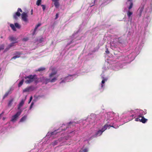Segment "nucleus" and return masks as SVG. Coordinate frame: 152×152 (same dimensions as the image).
I'll return each instance as SVG.
<instances>
[{
    "label": "nucleus",
    "instance_id": "1",
    "mask_svg": "<svg viewBox=\"0 0 152 152\" xmlns=\"http://www.w3.org/2000/svg\"><path fill=\"white\" fill-rule=\"evenodd\" d=\"M134 53H129V52L126 53H120L118 54H115L116 59L119 61H123L124 63H130L134 58V56H133Z\"/></svg>",
    "mask_w": 152,
    "mask_h": 152
},
{
    "label": "nucleus",
    "instance_id": "2",
    "mask_svg": "<svg viewBox=\"0 0 152 152\" xmlns=\"http://www.w3.org/2000/svg\"><path fill=\"white\" fill-rule=\"evenodd\" d=\"M107 116L108 119L107 120V122L106 124L112 125L113 123V125H114L113 121H116L117 118H119L118 115L117 114H116L113 112H110L107 114Z\"/></svg>",
    "mask_w": 152,
    "mask_h": 152
},
{
    "label": "nucleus",
    "instance_id": "3",
    "mask_svg": "<svg viewBox=\"0 0 152 152\" xmlns=\"http://www.w3.org/2000/svg\"><path fill=\"white\" fill-rule=\"evenodd\" d=\"M110 127H113L115 129H117L118 127V125H108V124H105L101 130H98L95 134V135L93 136V137H96L99 136L101 135L102 133L107 128L109 129Z\"/></svg>",
    "mask_w": 152,
    "mask_h": 152
},
{
    "label": "nucleus",
    "instance_id": "4",
    "mask_svg": "<svg viewBox=\"0 0 152 152\" xmlns=\"http://www.w3.org/2000/svg\"><path fill=\"white\" fill-rule=\"evenodd\" d=\"M134 111V110H132L123 114V117L124 118H127V121L132 120L134 118V116L135 115Z\"/></svg>",
    "mask_w": 152,
    "mask_h": 152
},
{
    "label": "nucleus",
    "instance_id": "5",
    "mask_svg": "<svg viewBox=\"0 0 152 152\" xmlns=\"http://www.w3.org/2000/svg\"><path fill=\"white\" fill-rule=\"evenodd\" d=\"M96 118V115L94 114H91L90 115L88 116L87 119L83 121V123H86L88 124V123L89 124L93 123L95 121Z\"/></svg>",
    "mask_w": 152,
    "mask_h": 152
},
{
    "label": "nucleus",
    "instance_id": "6",
    "mask_svg": "<svg viewBox=\"0 0 152 152\" xmlns=\"http://www.w3.org/2000/svg\"><path fill=\"white\" fill-rule=\"evenodd\" d=\"M96 118V115L94 114H91L90 115L88 116L87 119L83 121V123H86L88 124V123L89 124L93 123L95 121Z\"/></svg>",
    "mask_w": 152,
    "mask_h": 152
},
{
    "label": "nucleus",
    "instance_id": "7",
    "mask_svg": "<svg viewBox=\"0 0 152 152\" xmlns=\"http://www.w3.org/2000/svg\"><path fill=\"white\" fill-rule=\"evenodd\" d=\"M36 75H30L28 76H25L24 78L26 79L25 82L26 83H30L33 82L35 78Z\"/></svg>",
    "mask_w": 152,
    "mask_h": 152
},
{
    "label": "nucleus",
    "instance_id": "8",
    "mask_svg": "<svg viewBox=\"0 0 152 152\" xmlns=\"http://www.w3.org/2000/svg\"><path fill=\"white\" fill-rule=\"evenodd\" d=\"M134 113L136 116L137 115L140 117H142L145 115L146 113V111H144L142 110L137 109L134 110Z\"/></svg>",
    "mask_w": 152,
    "mask_h": 152
},
{
    "label": "nucleus",
    "instance_id": "9",
    "mask_svg": "<svg viewBox=\"0 0 152 152\" xmlns=\"http://www.w3.org/2000/svg\"><path fill=\"white\" fill-rule=\"evenodd\" d=\"M75 75H69L67 77H65L63 80L60 82V84H61L63 83H65L66 82H68L72 81L73 80V77L75 76Z\"/></svg>",
    "mask_w": 152,
    "mask_h": 152
},
{
    "label": "nucleus",
    "instance_id": "10",
    "mask_svg": "<svg viewBox=\"0 0 152 152\" xmlns=\"http://www.w3.org/2000/svg\"><path fill=\"white\" fill-rule=\"evenodd\" d=\"M22 111H18L16 113L12 116L11 121L12 122H15L16 120L18 117L20 115Z\"/></svg>",
    "mask_w": 152,
    "mask_h": 152
},
{
    "label": "nucleus",
    "instance_id": "11",
    "mask_svg": "<svg viewBox=\"0 0 152 152\" xmlns=\"http://www.w3.org/2000/svg\"><path fill=\"white\" fill-rule=\"evenodd\" d=\"M57 77L58 76L54 77L53 78L51 79V80L50 79H48L45 77L44 80L45 84H47L48 83L50 82L52 83L55 82L57 80Z\"/></svg>",
    "mask_w": 152,
    "mask_h": 152
},
{
    "label": "nucleus",
    "instance_id": "12",
    "mask_svg": "<svg viewBox=\"0 0 152 152\" xmlns=\"http://www.w3.org/2000/svg\"><path fill=\"white\" fill-rule=\"evenodd\" d=\"M10 26L14 31H16V29L15 28L18 29H20L21 26L18 23H15V25L13 24H11L10 25Z\"/></svg>",
    "mask_w": 152,
    "mask_h": 152
},
{
    "label": "nucleus",
    "instance_id": "13",
    "mask_svg": "<svg viewBox=\"0 0 152 152\" xmlns=\"http://www.w3.org/2000/svg\"><path fill=\"white\" fill-rule=\"evenodd\" d=\"M59 129H57V130H55L54 132H48L47 134L46 137H47L48 138L49 137H49H53L54 136H53L54 135H55L57 133H58L59 132H57V131H58Z\"/></svg>",
    "mask_w": 152,
    "mask_h": 152
},
{
    "label": "nucleus",
    "instance_id": "14",
    "mask_svg": "<svg viewBox=\"0 0 152 152\" xmlns=\"http://www.w3.org/2000/svg\"><path fill=\"white\" fill-rule=\"evenodd\" d=\"M26 96L25 99H22V100H21L20 103L18 104V111H20V110L22 111L21 110V108L23 105L24 102H25V101L26 99Z\"/></svg>",
    "mask_w": 152,
    "mask_h": 152
},
{
    "label": "nucleus",
    "instance_id": "15",
    "mask_svg": "<svg viewBox=\"0 0 152 152\" xmlns=\"http://www.w3.org/2000/svg\"><path fill=\"white\" fill-rule=\"evenodd\" d=\"M22 11L20 8H18L17 12L14 14L13 15V18L15 19H17V16L19 17L20 16L21 14L20 12H22Z\"/></svg>",
    "mask_w": 152,
    "mask_h": 152
},
{
    "label": "nucleus",
    "instance_id": "16",
    "mask_svg": "<svg viewBox=\"0 0 152 152\" xmlns=\"http://www.w3.org/2000/svg\"><path fill=\"white\" fill-rule=\"evenodd\" d=\"M28 15L25 12H23L21 14L22 19L25 22H27L28 21Z\"/></svg>",
    "mask_w": 152,
    "mask_h": 152
},
{
    "label": "nucleus",
    "instance_id": "17",
    "mask_svg": "<svg viewBox=\"0 0 152 152\" xmlns=\"http://www.w3.org/2000/svg\"><path fill=\"white\" fill-rule=\"evenodd\" d=\"M52 71V72L49 75V77L50 78L53 77L54 75H56L57 73V71L54 68L52 67L50 69Z\"/></svg>",
    "mask_w": 152,
    "mask_h": 152
},
{
    "label": "nucleus",
    "instance_id": "18",
    "mask_svg": "<svg viewBox=\"0 0 152 152\" xmlns=\"http://www.w3.org/2000/svg\"><path fill=\"white\" fill-rule=\"evenodd\" d=\"M34 87L31 86L28 87L26 88L23 90V92H29L32 91L34 90Z\"/></svg>",
    "mask_w": 152,
    "mask_h": 152
},
{
    "label": "nucleus",
    "instance_id": "19",
    "mask_svg": "<svg viewBox=\"0 0 152 152\" xmlns=\"http://www.w3.org/2000/svg\"><path fill=\"white\" fill-rule=\"evenodd\" d=\"M17 43V42H14L10 44L5 49L4 51L6 52L7 51H8L14 45V44L15 43Z\"/></svg>",
    "mask_w": 152,
    "mask_h": 152
},
{
    "label": "nucleus",
    "instance_id": "20",
    "mask_svg": "<svg viewBox=\"0 0 152 152\" xmlns=\"http://www.w3.org/2000/svg\"><path fill=\"white\" fill-rule=\"evenodd\" d=\"M73 122L72 121H70L68 124L65 125L63 124L62 126L61 127V129L63 131H65L67 128V125L71 124H72Z\"/></svg>",
    "mask_w": 152,
    "mask_h": 152
},
{
    "label": "nucleus",
    "instance_id": "21",
    "mask_svg": "<svg viewBox=\"0 0 152 152\" xmlns=\"http://www.w3.org/2000/svg\"><path fill=\"white\" fill-rule=\"evenodd\" d=\"M41 25V23H39L35 26L34 32H33V35H34L35 34V33L38 28L39 27V26H40Z\"/></svg>",
    "mask_w": 152,
    "mask_h": 152
},
{
    "label": "nucleus",
    "instance_id": "22",
    "mask_svg": "<svg viewBox=\"0 0 152 152\" xmlns=\"http://www.w3.org/2000/svg\"><path fill=\"white\" fill-rule=\"evenodd\" d=\"M17 55L16 56H13L12 59H15L17 58H19L20 56V55H21V53H20L17 52L16 54Z\"/></svg>",
    "mask_w": 152,
    "mask_h": 152
},
{
    "label": "nucleus",
    "instance_id": "23",
    "mask_svg": "<svg viewBox=\"0 0 152 152\" xmlns=\"http://www.w3.org/2000/svg\"><path fill=\"white\" fill-rule=\"evenodd\" d=\"M101 76L102 78L103 79V80H102V84H103L104 83L105 81H107V79L106 78L104 77V75L103 74H101Z\"/></svg>",
    "mask_w": 152,
    "mask_h": 152
},
{
    "label": "nucleus",
    "instance_id": "24",
    "mask_svg": "<svg viewBox=\"0 0 152 152\" xmlns=\"http://www.w3.org/2000/svg\"><path fill=\"white\" fill-rule=\"evenodd\" d=\"M53 2H54V4L56 8H58L59 6V2L58 1H52Z\"/></svg>",
    "mask_w": 152,
    "mask_h": 152
},
{
    "label": "nucleus",
    "instance_id": "25",
    "mask_svg": "<svg viewBox=\"0 0 152 152\" xmlns=\"http://www.w3.org/2000/svg\"><path fill=\"white\" fill-rule=\"evenodd\" d=\"M27 118V116L25 115L23 116L20 120L19 122H23Z\"/></svg>",
    "mask_w": 152,
    "mask_h": 152
},
{
    "label": "nucleus",
    "instance_id": "26",
    "mask_svg": "<svg viewBox=\"0 0 152 152\" xmlns=\"http://www.w3.org/2000/svg\"><path fill=\"white\" fill-rule=\"evenodd\" d=\"M141 117L142 118L140 120V122H142L143 123H145L147 121V119L144 118L143 116Z\"/></svg>",
    "mask_w": 152,
    "mask_h": 152
},
{
    "label": "nucleus",
    "instance_id": "27",
    "mask_svg": "<svg viewBox=\"0 0 152 152\" xmlns=\"http://www.w3.org/2000/svg\"><path fill=\"white\" fill-rule=\"evenodd\" d=\"M110 45L111 47V48L112 49H113L114 48L116 47V44L114 43L113 42H110Z\"/></svg>",
    "mask_w": 152,
    "mask_h": 152
},
{
    "label": "nucleus",
    "instance_id": "28",
    "mask_svg": "<svg viewBox=\"0 0 152 152\" xmlns=\"http://www.w3.org/2000/svg\"><path fill=\"white\" fill-rule=\"evenodd\" d=\"M133 12H130L129 11L127 12V15L129 19L130 18L131 16L132 15Z\"/></svg>",
    "mask_w": 152,
    "mask_h": 152
},
{
    "label": "nucleus",
    "instance_id": "29",
    "mask_svg": "<svg viewBox=\"0 0 152 152\" xmlns=\"http://www.w3.org/2000/svg\"><path fill=\"white\" fill-rule=\"evenodd\" d=\"M45 69V67H40L37 70H36V71H39L41 72L42 71Z\"/></svg>",
    "mask_w": 152,
    "mask_h": 152
},
{
    "label": "nucleus",
    "instance_id": "30",
    "mask_svg": "<svg viewBox=\"0 0 152 152\" xmlns=\"http://www.w3.org/2000/svg\"><path fill=\"white\" fill-rule=\"evenodd\" d=\"M24 81V79H23L21 81L19 82L18 84V86L19 87L21 86L23 84Z\"/></svg>",
    "mask_w": 152,
    "mask_h": 152
},
{
    "label": "nucleus",
    "instance_id": "31",
    "mask_svg": "<svg viewBox=\"0 0 152 152\" xmlns=\"http://www.w3.org/2000/svg\"><path fill=\"white\" fill-rule=\"evenodd\" d=\"M143 9H144L143 7H140L138 10L139 12L142 13V12L143 10Z\"/></svg>",
    "mask_w": 152,
    "mask_h": 152
},
{
    "label": "nucleus",
    "instance_id": "32",
    "mask_svg": "<svg viewBox=\"0 0 152 152\" xmlns=\"http://www.w3.org/2000/svg\"><path fill=\"white\" fill-rule=\"evenodd\" d=\"M58 140H57L54 141L52 143V144L53 146H55L57 145V143L58 142Z\"/></svg>",
    "mask_w": 152,
    "mask_h": 152
},
{
    "label": "nucleus",
    "instance_id": "33",
    "mask_svg": "<svg viewBox=\"0 0 152 152\" xmlns=\"http://www.w3.org/2000/svg\"><path fill=\"white\" fill-rule=\"evenodd\" d=\"M13 101V99H11L10 101H9V102L8 103V106H10L12 105V102Z\"/></svg>",
    "mask_w": 152,
    "mask_h": 152
},
{
    "label": "nucleus",
    "instance_id": "34",
    "mask_svg": "<svg viewBox=\"0 0 152 152\" xmlns=\"http://www.w3.org/2000/svg\"><path fill=\"white\" fill-rule=\"evenodd\" d=\"M41 2V0H37L36 2V4L38 6H39L40 5Z\"/></svg>",
    "mask_w": 152,
    "mask_h": 152
},
{
    "label": "nucleus",
    "instance_id": "35",
    "mask_svg": "<svg viewBox=\"0 0 152 152\" xmlns=\"http://www.w3.org/2000/svg\"><path fill=\"white\" fill-rule=\"evenodd\" d=\"M133 4L132 2H131L130 5L129 7H128V9L129 10L131 9L133 7Z\"/></svg>",
    "mask_w": 152,
    "mask_h": 152
},
{
    "label": "nucleus",
    "instance_id": "36",
    "mask_svg": "<svg viewBox=\"0 0 152 152\" xmlns=\"http://www.w3.org/2000/svg\"><path fill=\"white\" fill-rule=\"evenodd\" d=\"M9 92H7L4 95L3 97V99L5 98L9 94Z\"/></svg>",
    "mask_w": 152,
    "mask_h": 152
},
{
    "label": "nucleus",
    "instance_id": "37",
    "mask_svg": "<svg viewBox=\"0 0 152 152\" xmlns=\"http://www.w3.org/2000/svg\"><path fill=\"white\" fill-rule=\"evenodd\" d=\"M4 48V46L3 45H2L0 46V50H3Z\"/></svg>",
    "mask_w": 152,
    "mask_h": 152
},
{
    "label": "nucleus",
    "instance_id": "38",
    "mask_svg": "<svg viewBox=\"0 0 152 152\" xmlns=\"http://www.w3.org/2000/svg\"><path fill=\"white\" fill-rule=\"evenodd\" d=\"M142 15V13L139 12V13L137 14V16L139 18H140L141 16Z\"/></svg>",
    "mask_w": 152,
    "mask_h": 152
},
{
    "label": "nucleus",
    "instance_id": "39",
    "mask_svg": "<svg viewBox=\"0 0 152 152\" xmlns=\"http://www.w3.org/2000/svg\"><path fill=\"white\" fill-rule=\"evenodd\" d=\"M88 149L87 148H85L83 150V152H88Z\"/></svg>",
    "mask_w": 152,
    "mask_h": 152
},
{
    "label": "nucleus",
    "instance_id": "40",
    "mask_svg": "<svg viewBox=\"0 0 152 152\" xmlns=\"http://www.w3.org/2000/svg\"><path fill=\"white\" fill-rule=\"evenodd\" d=\"M34 103L32 102L31 103V104L30 106V108H29V109L30 110L31 109V108L33 106V105H34Z\"/></svg>",
    "mask_w": 152,
    "mask_h": 152
},
{
    "label": "nucleus",
    "instance_id": "41",
    "mask_svg": "<svg viewBox=\"0 0 152 152\" xmlns=\"http://www.w3.org/2000/svg\"><path fill=\"white\" fill-rule=\"evenodd\" d=\"M41 6L42 7L43 11H44L45 9V6L44 5H42Z\"/></svg>",
    "mask_w": 152,
    "mask_h": 152
},
{
    "label": "nucleus",
    "instance_id": "42",
    "mask_svg": "<svg viewBox=\"0 0 152 152\" xmlns=\"http://www.w3.org/2000/svg\"><path fill=\"white\" fill-rule=\"evenodd\" d=\"M140 120L139 118H135V121H140Z\"/></svg>",
    "mask_w": 152,
    "mask_h": 152
},
{
    "label": "nucleus",
    "instance_id": "43",
    "mask_svg": "<svg viewBox=\"0 0 152 152\" xmlns=\"http://www.w3.org/2000/svg\"><path fill=\"white\" fill-rule=\"evenodd\" d=\"M32 96H31L30 97V98L29 101L28 102V103H29L31 102L32 100Z\"/></svg>",
    "mask_w": 152,
    "mask_h": 152
},
{
    "label": "nucleus",
    "instance_id": "44",
    "mask_svg": "<svg viewBox=\"0 0 152 152\" xmlns=\"http://www.w3.org/2000/svg\"><path fill=\"white\" fill-rule=\"evenodd\" d=\"M39 39V40H37L38 41H39V42L40 43H41V42H42V41H43V40L42 39Z\"/></svg>",
    "mask_w": 152,
    "mask_h": 152
},
{
    "label": "nucleus",
    "instance_id": "45",
    "mask_svg": "<svg viewBox=\"0 0 152 152\" xmlns=\"http://www.w3.org/2000/svg\"><path fill=\"white\" fill-rule=\"evenodd\" d=\"M105 52L106 53H107V54H109V53L110 52L108 51V48H107V49L106 50Z\"/></svg>",
    "mask_w": 152,
    "mask_h": 152
},
{
    "label": "nucleus",
    "instance_id": "46",
    "mask_svg": "<svg viewBox=\"0 0 152 152\" xmlns=\"http://www.w3.org/2000/svg\"><path fill=\"white\" fill-rule=\"evenodd\" d=\"M118 118H117V119H118ZM118 121V120H117H117H116V121H113V122H114V125H118V127H119V126H118V125H117V124H115V122H117V121ZM118 128V127L117 128Z\"/></svg>",
    "mask_w": 152,
    "mask_h": 152
},
{
    "label": "nucleus",
    "instance_id": "47",
    "mask_svg": "<svg viewBox=\"0 0 152 152\" xmlns=\"http://www.w3.org/2000/svg\"><path fill=\"white\" fill-rule=\"evenodd\" d=\"M58 14H56V18H55V19H57L58 17Z\"/></svg>",
    "mask_w": 152,
    "mask_h": 152
},
{
    "label": "nucleus",
    "instance_id": "48",
    "mask_svg": "<svg viewBox=\"0 0 152 152\" xmlns=\"http://www.w3.org/2000/svg\"><path fill=\"white\" fill-rule=\"evenodd\" d=\"M28 39H25V38H24V39H23V41H27Z\"/></svg>",
    "mask_w": 152,
    "mask_h": 152
},
{
    "label": "nucleus",
    "instance_id": "49",
    "mask_svg": "<svg viewBox=\"0 0 152 152\" xmlns=\"http://www.w3.org/2000/svg\"><path fill=\"white\" fill-rule=\"evenodd\" d=\"M4 113V112H3L1 114H0V119L1 118V115L2 114H3Z\"/></svg>",
    "mask_w": 152,
    "mask_h": 152
},
{
    "label": "nucleus",
    "instance_id": "50",
    "mask_svg": "<svg viewBox=\"0 0 152 152\" xmlns=\"http://www.w3.org/2000/svg\"><path fill=\"white\" fill-rule=\"evenodd\" d=\"M33 13V10L32 9L31 10V14L32 15Z\"/></svg>",
    "mask_w": 152,
    "mask_h": 152
},
{
    "label": "nucleus",
    "instance_id": "51",
    "mask_svg": "<svg viewBox=\"0 0 152 152\" xmlns=\"http://www.w3.org/2000/svg\"><path fill=\"white\" fill-rule=\"evenodd\" d=\"M10 39V41H12L13 40H14V39H12V38H11V39Z\"/></svg>",
    "mask_w": 152,
    "mask_h": 152
},
{
    "label": "nucleus",
    "instance_id": "52",
    "mask_svg": "<svg viewBox=\"0 0 152 152\" xmlns=\"http://www.w3.org/2000/svg\"><path fill=\"white\" fill-rule=\"evenodd\" d=\"M72 40L71 41V42H70V43H68V45H69L70 44L72 43Z\"/></svg>",
    "mask_w": 152,
    "mask_h": 152
},
{
    "label": "nucleus",
    "instance_id": "53",
    "mask_svg": "<svg viewBox=\"0 0 152 152\" xmlns=\"http://www.w3.org/2000/svg\"><path fill=\"white\" fill-rule=\"evenodd\" d=\"M5 118H4V117H3V120H4L5 119Z\"/></svg>",
    "mask_w": 152,
    "mask_h": 152
},
{
    "label": "nucleus",
    "instance_id": "54",
    "mask_svg": "<svg viewBox=\"0 0 152 152\" xmlns=\"http://www.w3.org/2000/svg\"><path fill=\"white\" fill-rule=\"evenodd\" d=\"M132 0H128V1H130L131 2H132Z\"/></svg>",
    "mask_w": 152,
    "mask_h": 152
},
{
    "label": "nucleus",
    "instance_id": "55",
    "mask_svg": "<svg viewBox=\"0 0 152 152\" xmlns=\"http://www.w3.org/2000/svg\"><path fill=\"white\" fill-rule=\"evenodd\" d=\"M103 86V85L102 84H101V87H102Z\"/></svg>",
    "mask_w": 152,
    "mask_h": 152
},
{
    "label": "nucleus",
    "instance_id": "56",
    "mask_svg": "<svg viewBox=\"0 0 152 152\" xmlns=\"http://www.w3.org/2000/svg\"><path fill=\"white\" fill-rule=\"evenodd\" d=\"M107 46H105V48H106V49H107V48H107Z\"/></svg>",
    "mask_w": 152,
    "mask_h": 152
},
{
    "label": "nucleus",
    "instance_id": "57",
    "mask_svg": "<svg viewBox=\"0 0 152 152\" xmlns=\"http://www.w3.org/2000/svg\"><path fill=\"white\" fill-rule=\"evenodd\" d=\"M53 43H54L53 42H52V44H53Z\"/></svg>",
    "mask_w": 152,
    "mask_h": 152
},
{
    "label": "nucleus",
    "instance_id": "58",
    "mask_svg": "<svg viewBox=\"0 0 152 152\" xmlns=\"http://www.w3.org/2000/svg\"><path fill=\"white\" fill-rule=\"evenodd\" d=\"M139 41H142V39H141V40H139Z\"/></svg>",
    "mask_w": 152,
    "mask_h": 152
},
{
    "label": "nucleus",
    "instance_id": "59",
    "mask_svg": "<svg viewBox=\"0 0 152 152\" xmlns=\"http://www.w3.org/2000/svg\"><path fill=\"white\" fill-rule=\"evenodd\" d=\"M1 68H0V71H1Z\"/></svg>",
    "mask_w": 152,
    "mask_h": 152
},
{
    "label": "nucleus",
    "instance_id": "60",
    "mask_svg": "<svg viewBox=\"0 0 152 152\" xmlns=\"http://www.w3.org/2000/svg\"><path fill=\"white\" fill-rule=\"evenodd\" d=\"M79 152H82V151H79Z\"/></svg>",
    "mask_w": 152,
    "mask_h": 152
}]
</instances>
